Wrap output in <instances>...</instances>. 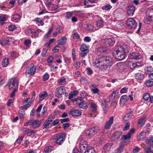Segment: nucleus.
<instances>
[{
	"label": "nucleus",
	"instance_id": "obj_1",
	"mask_svg": "<svg viewBox=\"0 0 153 153\" xmlns=\"http://www.w3.org/2000/svg\"><path fill=\"white\" fill-rule=\"evenodd\" d=\"M95 65L101 67L103 70H108L112 65V59L109 56H104L96 59L94 62Z\"/></svg>",
	"mask_w": 153,
	"mask_h": 153
},
{
	"label": "nucleus",
	"instance_id": "obj_2",
	"mask_svg": "<svg viewBox=\"0 0 153 153\" xmlns=\"http://www.w3.org/2000/svg\"><path fill=\"white\" fill-rule=\"evenodd\" d=\"M113 54L118 60H121L125 58V49L120 46H117L113 52Z\"/></svg>",
	"mask_w": 153,
	"mask_h": 153
},
{
	"label": "nucleus",
	"instance_id": "obj_3",
	"mask_svg": "<svg viewBox=\"0 0 153 153\" xmlns=\"http://www.w3.org/2000/svg\"><path fill=\"white\" fill-rule=\"evenodd\" d=\"M153 20V9H148L146 12V16L144 18V22L149 24Z\"/></svg>",
	"mask_w": 153,
	"mask_h": 153
},
{
	"label": "nucleus",
	"instance_id": "obj_4",
	"mask_svg": "<svg viewBox=\"0 0 153 153\" xmlns=\"http://www.w3.org/2000/svg\"><path fill=\"white\" fill-rule=\"evenodd\" d=\"M56 143L61 145L65 140V135L64 134H58L56 135Z\"/></svg>",
	"mask_w": 153,
	"mask_h": 153
},
{
	"label": "nucleus",
	"instance_id": "obj_5",
	"mask_svg": "<svg viewBox=\"0 0 153 153\" xmlns=\"http://www.w3.org/2000/svg\"><path fill=\"white\" fill-rule=\"evenodd\" d=\"M126 25L130 29H134L137 25L136 22L132 18L128 19L126 22Z\"/></svg>",
	"mask_w": 153,
	"mask_h": 153
},
{
	"label": "nucleus",
	"instance_id": "obj_6",
	"mask_svg": "<svg viewBox=\"0 0 153 153\" xmlns=\"http://www.w3.org/2000/svg\"><path fill=\"white\" fill-rule=\"evenodd\" d=\"M103 43L107 47L112 46L115 44V40L114 38L105 39L102 40Z\"/></svg>",
	"mask_w": 153,
	"mask_h": 153
},
{
	"label": "nucleus",
	"instance_id": "obj_7",
	"mask_svg": "<svg viewBox=\"0 0 153 153\" xmlns=\"http://www.w3.org/2000/svg\"><path fill=\"white\" fill-rule=\"evenodd\" d=\"M65 92L64 87L61 86L58 87L56 89V91L55 92V95L56 96L60 98L62 97V95L64 94Z\"/></svg>",
	"mask_w": 153,
	"mask_h": 153
},
{
	"label": "nucleus",
	"instance_id": "obj_8",
	"mask_svg": "<svg viewBox=\"0 0 153 153\" xmlns=\"http://www.w3.org/2000/svg\"><path fill=\"white\" fill-rule=\"evenodd\" d=\"M128 57L130 59L135 60L139 59L142 58V55L138 52H133L130 53Z\"/></svg>",
	"mask_w": 153,
	"mask_h": 153
},
{
	"label": "nucleus",
	"instance_id": "obj_9",
	"mask_svg": "<svg viewBox=\"0 0 153 153\" xmlns=\"http://www.w3.org/2000/svg\"><path fill=\"white\" fill-rule=\"evenodd\" d=\"M69 114L71 115L73 117H78L81 115V112L79 110L75 109L74 108H72Z\"/></svg>",
	"mask_w": 153,
	"mask_h": 153
},
{
	"label": "nucleus",
	"instance_id": "obj_10",
	"mask_svg": "<svg viewBox=\"0 0 153 153\" xmlns=\"http://www.w3.org/2000/svg\"><path fill=\"white\" fill-rule=\"evenodd\" d=\"M96 50L97 54L98 55H100L101 54L105 53L107 51L106 48L102 46H100L97 48L96 49Z\"/></svg>",
	"mask_w": 153,
	"mask_h": 153
},
{
	"label": "nucleus",
	"instance_id": "obj_11",
	"mask_svg": "<svg viewBox=\"0 0 153 153\" xmlns=\"http://www.w3.org/2000/svg\"><path fill=\"white\" fill-rule=\"evenodd\" d=\"M135 7L132 5H129L127 9V12L128 15L130 16H132L134 14L135 11Z\"/></svg>",
	"mask_w": 153,
	"mask_h": 153
},
{
	"label": "nucleus",
	"instance_id": "obj_12",
	"mask_svg": "<svg viewBox=\"0 0 153 153\" xmlns=\"http://www.w3.org/2000/svg\"><path fill=\"white\" fill-rule=\"evenodd\" d=\"M114 117L113 116L111 117L109 119V120L106 122L104 126L105 129L107 130L111 126V125L113 123Z\"/></svg>",
	"mask_w": 153,
	"mask_h": 153
},
{
	"label": "nucleus",
	"instance_id": "obj_13",
	"mask_svg": "<svg viewBox=\"0 0 153 153\" xmlns=\"http://www.w3.org/2000/svg\"><path fill=\"white\" fill-rule=\"evenodd\" d=\"M30 65L31 67H29L28 69L27 70L25 74H28L31 75H33L36 71V68L33 66V64H31Z\"/></svg>",
	"mask_w": 153,
	"mask_h": 153
},
{
	"label": "nucleus",
	"instance_id": "obj_14",
	"mask_svg": "<svg viewBox=\"0 0 153 153\" xmlns=\"http://www.w3.org/2000/svg\"><path fill=\"white\" fill-rule=\"evenodd\" d=\"M96 129L95 128H94L86 131V133L87 135L89 136L90 135H95L98 132V130H96Z\"/></svg>",
	"mask_w": 153,
	"mask_h": 153
},
{
	"label": "nucleus",
	"instance_id": "obj_15",
	"mask_svg": "<svg viewBox=\"0 0 153 153\" xmlns=\"http://www.w3.org/2000/svg\"><path fill=\"white\" fill-rule=\"evenodd\" d=\"M115 67L117 71H122L125 69V65L122 63H118L115 65Z\"/></svg>",
	"mask_w": 153,
	"mask_h": 153
},
{
	"label": "nucleus",
	"instance_id": "obj_16",
	"mask_svg": "<svg viewBox=\"0 0 153 153\" xmlns=\"http://www.w3.org/2000/svg\"><path fill=\"white\" fill-rule=\"evenodd\" d=\"M89 105L92 111L94 113L96 112L97 110L96 105L94 102H89Z\"/></svg>",
	"mask_w": 153,
	"mask_h": 153
},
{
	"label": "nucleus",
	"instance_id": "obj_17",
	"mask_svg": "<svg viewBox=\"0 0 153 153\" xmlns=\"http://www.w3.org/2000/svg\"><path fill=\"white\" fill-rule=\"evenodd\" d=\"M146 121V119L143 117L140 118L137 122V126L138 127H142L145 124Z\"/></svg>",
	"mask_w": 153,
	"mask_h": 153
},
{
	"label": "nucleus",
	"instance_id": "obj_18",
	"mask_svg": "<svg viewBox=\"0 0 153 153\" xmlns=\"http://www.w3.org/2000/svg\"><path fill=\"white\" fill-rule=\"evenodd\" d=\"M78 104V106L79 108L85 109L87 108V105L86 102L84 101H79L77 102Z\"/></svg>",
	"mask_w": 153,
	"mask_h": 153
},
{
	"label": "nucleus",
	"instance_id": "obj_19",
	"mask_svg": "<svg viewBox=\"0 0 153 153\" xmlns=\"http://www.w3.org/2000/svg\"><path fill=\"white\" fill-rule=\"evenodd\" d=\"M41 123V121L39 120H32V126L34 128H36L39 126Z\"/></svg>",
	"mask_w": 153,
	"mask_h": 153
},
{
	"label": "nucleus",
	"instance_id": "obj_20",
	"mask_svg": "<svg viewBox=\"0 0 153 153\" xmlns=\"http://www.w3.org/2000/svg\"><path fill=\"white\" fill-rule=\"evenodd\" d=\"M134 77L136 79L139 80L143 79L145 77L144 75L141 73H137L136 74Z\"/></svg>",
	"mask_w": 153,
	"mask_h": 153
},
{
	"label": "nucleus",
	"instance_id": "obj_21",
	"mask_svg": "<svg viewBox=\"0 0 153 153\" xmlns=\"http://www.w3.org/2000/svg\"><path fill=\"white\" fill-rule=\"evenodd\" d=\"M11 39L10 38L7 37L5 39L0 41V44L3 46L6 44H8L11 41Z\"/></svg>",
	"mask_w": 153,
	"mask_h": 153
},
{
	"label": "nucleus",
	"instance_id": "obj_22",
	"mask_svg": "<svg viewBox=\"0 0 153 153\" xmlns=\"http://www.w3.org/2000/svg\"><path fill=\"white\" fill-rule=\"evenodd\" d=\"M8 83H9L11 85H13L14 86L16 84V85L17 87H18L19 85L18 82L16 78H12L11 79L10 81Z\"/></svg>",
	"mask_w": 153,
	"mask_h": 153
},
{
	"label": "nucleus",
	"instance_id": "obj_23",
	"mask_svg": "<svg viewBox=\"0 0 153 153\" xmlns=\"http://www.w3.org/2000/svg\"><path fill=\"white\" fill-rule=\"evenodd\" d=\"M67 38L66 37H62L61 39L58 40L57 41L58 44L59 45H64L66 42Z\"/></svg>",
	"mask_w": 153,
	"mask_h": 153
},
{
	"label": "nucleus",
	"instance_id": "obj_24",
	"mask_svg": "<svg viewBox=\"0 0 153 153\" xmlns=\"http://www.w3.org/2000/svg\"><path fill=\"white\" fill-rule=\"evenodd\" d=\"M145 72L146 74H149L153 71V68L151 66H149L145 68Z\"/></svg>",
	"mask_w": 153,
	"mask_h": 153
},
{
	"label": "nucleus",
	"instance_id": "obj_25",
	"mask_svg": "<svg viewBox=\"0 0 153 153\" xmlns=\"http://www.w3.org/2000/svg\"><path fill=\"white\" fill-rule=\"evenodd\" d=\"M48 96V94L46 91H43L40 93L39 95L40 101H42L44 99L45 96Z\"/></svg>",
	"mask_w": 153,
	"mask_h": 153
},
{
	"label": "nucleus",
	"instance_id": "obj_26",
	"mask_svg": "<svg viewBox=\"0 0 153 153\" xmlns=\"http://www.w3.org/2000/svg\"><path fill=\"white\" fill-rule=\"evenodd\" d=\"M128 100V98L127 95L123 96L120 99V102L123 104H124Z\"/></svg>",
	"mask_w": 153,
	"mask_h": 153
},
{
	"label": "nucleus",
	"instance_id": "obj_27",
	"mask_svg": "<svg viewBox=\"0 0 153 153\" xmlns=\"http://www.w3.org/2000/svg\"><path fill=\"white\" fill-rule=\"evenodd\" d=\"M20 19V16L18 14L14 15L13 17L12 21L15 22H18Z\"/></svg>",
	"mask_w": 153,
	"mask_h": 153
},
{
	"label": "nucleus",
	"instance_id": "obj_28",
	"mask_svg": "<svg viewBox=\"0 0 153 153\" xmlns=\"http://www.w3.org/2000/svg\"><path fill=\"white\" fill-rule=\"evenodd\" d=\"M80 95L81 97L79 98L80 100V101H82L83 99L85 98L87 96V94L85 91H83L80 92Z\"/></svg>",
	"mask_w": 153,
	"mask_h": 153
},
{
	"label": "nucleus",
	"instance_id": "obj_29",
	"mask_svg": "<svg viewBox=\"0 0 153 153\" xmlns=\"http://www.w3.org/2000/svg\"><path fill=\"white\" fill-rule=\"evenodd\" d=\"M96 22L97 25V27H98L99 28H101L103 27L104 22L102 19H98L97 21Z\"/></svg>",
	"mask_w": 153,
	"mask_h": 153
},
{
	"label": "nucleus",
	"instance_id": "obj_30",
	"mask_svg": "<svg viewBox=\"0 0 153 153\" xmlns=\"http://www.w3.org/2000/svg\"><path fill=\"white\" fill-rule=\"evenodd\" d=\"M132 113V111H130L127 113L123 118V120L126 122L129 120L130 118L131 115Z\"/></svg>",
	"mask_w": 153,
	"mask_h": 153
},
{
	"label": "nucleus",
	"instance_id": "obj_31",
	"mask_svg": "<svg viewBox=\"0 0 153 153\" xmlns=\"http://www.w3.org/2000/svg\"><path fill=\"white\" fill-rule=\"evenodd\" d=\"M112 146V144L111 143L106 144L104 146L103 149L105 151H109Z\"/></svg>",
	"mask_w": 153,
	"mask_h": 153
},
{
	"label": "nucleus",
	"instance_id": "obj_32",
	"mask_svg": "<svg viewBox=\"0 0 153 153\" xmlns=\"http://www.w3.org/2000/svg\"><path fill=\"white\" fill-rule=\"evenodd\" d=\"M9 63V59L8 58H5L4 59L2 62V65L4 67H7Z\"/></svg>",
	"mask_w": 153,
	"mask_h": 153
},
{
	"label": "nucleus",
	"instance_id": "obj_33",
	"mask_svg": "<svg viewBox=\"0 0 153 153\" xmlns=\"http://www.w3.org/2000/svg\"><path fill=\"white\" fill-rule=\"evenodd\" d=\"M131 134H130L129 133H128L127 134L123 136L121 139L122 140H129L131 137Z\"/></svg>",
	"mask_w": 153,
	"mask_h": 153
},
{
	"label": "nucleus",
	"instance_id": "obj_34",
	"mask_svg": "<svg viewBox=\"0 0 153 153\" xmlns=\"http://www.w3.org/2000/svg\"><path fill=\"white\" fill-rule=\"evenodd\" d=\"M7 16L6 15L2 14L0 16V22L3 23L6 21Z\"/></svg>",
	"mask_w": 153,
	"mask_h": 153
},
{
	"label": "nucleus",
	"instance_id": "obj_35",
	"mask_svg": "<svg viewBox=\"0 0 153 153\" xmlns=\"http://www.w3.org/2000/svg\"><path fill=\"white\" fill-rule=\"evenodd\" d=\"M122 132L121 130L117 131L114 132L113 134V136H114L116 138H118L120 137V136L122 134Z\"/></svg>",
	"mask_w": 153,
	"mask_h": 153
},
{
	"label": "nucleus",
	"instance_id": "obj_36",
	"mask_svg": "<svg viewBox=\"0 0 153 153\" xmlns=\"http://www.w3.org/2000/svg\"><path fill=\"white\" fill-rule=\"evenodd\" d=\"M79 146L80 150L82 153H85L86 150H87V148L88 147L87 146V145Z\"/></svg>",
	"mask_w": 153,
	"mask_h": 153
},
{
	"label": "nucleus",
	"instance_id": "obj_37",
	"mask_svg": "<svg viewBox=\"0 0 153 153\" xmlns=\"http://www.w3.org/2000/svg\"><path fill=\"white\" fill-rule=\"evenodd\" d=\"M118 93V92L117 91H113L112 93L111 94L110 96V98L111 100L114 99L116 96H117Z\"/></svg>",
	"mask_w": 153,
	"mask_h": 153
},
{
	"label": "nucleus",
	"instance_id": "obj_38",
	"mask_svg": "<svg viewBox=\"0 0 153 153\" xmlns=\"http://www.w3.org/2000/svg\"><path fill=\"white\" fill-rule=\"evenodd\" d=\"M53 148V146H48L44 149V152L45 153H49L52 151Z\"/></svg>",
	"mask_w": 153,
	"mask_h": 153
},
{
	"label": "nucleus",
	"instance_id": "obj_39",
	"mask_svg": "<svg viewBox=\"0 0 153 153\" xmlns=\"http://www.w3.org/2000/svg\"><path fill=\"white\" fill-rule=\"evenodd\" d=\"M25 132L28 136H30L33 133H35V131H32L29 129H26V130H25Z\"/></svg>",
	"mask_w": 153,
	"mask_h": 153
},
{
	"label": "nucleus",
	"instance_id": "obj_40",
	"mask_svg": "<svg viewBox=\"0 0 153 153\" xmlns=\"http://www.w3.org/2000/svg\"><path fill=\"white\" fill-rule=\"evenodd\" d=\"M32 103V102L30 101L28 102L27 104L21 106L20 107V108L21 110H24L25 109H26L27 108H29L30 105Z\"/></svg>",
	"mask_w": 153,
	"mask_h": 153
},
{
	"label": "nucleus",
	"instance_id": "obj_41",
	"mask_svg": "<svg viewBox=\"0 0 153 153\" xmlns=\"http://www.w3.org/2000/svg\"><path fill=\"white\" fill-rule=\"evenodd\" d=\"M33 30L29 29L26 31L25 33L28 36L33 37Z\"/></svg>",
	"mask_w": 153,
	"mask_h": 153
},
{
	"label": "nucleus",
	"instance_id": "obj_42",
	"mask_svg": "<svg viewBox=\"0 0 153 153\" xmlns=\"http://www.w3.org/2000/svg\"><path fill=\"white\" fill-rule=\"evenodd\" d=\"M85 153H95V150L92 147L89 146Z\"/></svg>",
	"mask_w": 153,
	"mask_h": 153
},
{
	"label": "nucleus",
	"instance_id": "obj_43",
	"mask_svg": "<svg viewBox=\"0 0 153 153\" xmlns=\"http://www.w3.org/2000/svg\"><path fill=\"white\" fill-rule=\"evenodd\" d=\"M89 47L88 46H86V45L83 44L81 45L80 48V51H85L86 50H89Z\"/></svg>",
	"mask_w": 153,
	"mask_h": 153
},
{
	"label": "nucleus",
	"instance_id": "obj_44",
	"mask_svg": "<svg viewBox=\"0 0 153 153\" xmlns=\"http://www.w3.org/2000/svg\"><path fill=\"white\" fill-rule=\"evenodd\" d=\"M53 30V27H52L49 30V31L48 32V33L45 35V36L44 37V39H46L48 38L49 36L52 32Z\"/></svg>",
	"mask_w": 153,
	"mask_h": 153
},
{
	"label": "nucleus",
	"instance_id": "obj_45",
	"mask_svg": "<svg viewBox=\"0 0 153 153\" xmlns=\"http://www.w3.org/2000/svg\"><path fill=\"white\" fill-rule=\"evenodd\" d=\"M128 65L131 68H133L137 67V65L135 64V62L129 61L128 62Z\"/></svg>",
	"mask_w": 153,
	"mask_h": 153
},
{
	"label": "nucleus",
	"instance_id": "obj_46",
	"mask_svg": "<svg viewBox=\"0 0 153 153\" xmlns=\"http://www.w3.org/2000/svg\"><path fill=\"white\" fill-rule=\"evenodd\" d=\"M59 7V6L58 5L52 4V5H50V6L49 8L50 10H53L57 9Z\"/></svg>",
	"mask_w": 153,
	"mask_h": 153
},
{
	"label": "nucleus",
	"instance_id": "obj_47",
	"mask_svg": "<svg viewBox=\"0 0 153 153\" xmlns=\"http://www.w3.org/2000/svg\"><path fill=\"white\" fill-rule=\"evenodd\" d=\"M150 94L146 93L144 94L143 95V99L146 101H147L150 98Z\"/></svg>",
	"mask_w": 153,
	"mask_h": 153
},
{
	"label": "nucleus",
	"instance_id": "obj_48",
	"mask_svg": "<svg viewBox=\"0 0 153 153\" xmlns=\"http://www.w3.org/2000/svg\"><path fill=\"white\" fill-rule=\"evenodd\" d=\"M85 28L89 31L92 30L94 29L93 26L90 24H86L85 25Z\"/></svg>",
	"mask_w": 153,
	"mask_h": 153
},
{
	"label": "nucleus",
	"instance_id": "obj_49",
	"mask_svg": "<svg viewBox=\"0 0 153 153\" xmlns=\"http://www.w3.org/2000/svg\"><path fill=\"white\" fill-rule=\"evenodd\" d=\"M144 151L145 153H153L151 147H146L144 149Z\"/></svg>",
	"mask_w": 153,
	"mask_h": 153
},
{
	"label": "nucleus",
	"instance_id": "obj_50",
	"mask_svg": "<svg viewBox=\"0 0 153 153\" xmlns=\"http://www.w3.org/2000/svg\"><path fill=\"white\" fill-rule=\"evenodd\" d=\"M146 136V132L144 131H142L139 135L140 137L139 140H141L143 139Z\"/></svg>",
	"mask_w": 153,
	"mask_h": 153
},
{
	"label": "nucleus",
	"instance_id": "obj_51",
	"mask_svg": "<svg viewBox=\"0 0 153 153\" xmlns=\"http://www.w3.org/2000/svg\"><path fill=\"white\" fill-rule=\"evenodd\" d=\"M81 53L80 55L81 57H84L86 56L88 53L89 50H86L85 51H80Z\"/></svg>",
	"mask_w": 153,
	"mask_h": 153
},
{
	"label": "nucleus",
	"instance_id": "obj_52",
	"mask_svg": "<svg viewBox=\"0 0 153 153\" xmlns=\"http://www.w3.org/2000/svg\"><path fill=\"white\" fill-rule=\"evenodd\" d=\"M65 17L66 19H69L73 16V14L71 12H67L65 13Z\"/></svg>",
	"mask_w": 153,
	"mask_h": 153
},
{
	"label": "nucleus",
	"instance_id": "obj_53",
	"mask_svg": "<svg viewBox=\"0 0 153 153\" xmlns=\"http://www.w3.org/2000/svg\"><path fill=\"white\" fill-rule=\"evenodd\" d=\"M146 85L148 87H151L153 85V81L150 80H147L146 82Z\"/></svg>",
	"mask_w": 153,
	"mask_h": 153
},
{
	"label": "nucleus",
	"instance_id": "obj_54",
	"mask_svg": "<svg viewBox=\"0 0 153 153\" xmlns=\"http://www.w3.org/2000/svg\"><path fill=\"white\" fill-rule=\"evenodd\" d=\"M63 28L62 27L59 26L56 29V30L58 33H61L63 32Z\"/></svg>",
	"mask_w": 153,
	"mask_h": 153
},
{
	"label": "nucleus",
	"instance_id": "obj_55",
	"mask_svg": "<svg viewBox=\"0 0 153 153\" xmlns=\"http://www.w3.org/2000/svg\"><path fill=\"white\" fill-rule=\"evenodd\" d=\"M58 82L61 85L64 84L66 82L65 79L64 78H62L58 80Z\"/></svg>",
	"mask_w": 153,
	"mask_h": 153
},
{
	"label": "nucleus",
	"instance_id": "obj_56",
	"mask_svg": "<svg viewBox=\"0 0 153 153\" xmlns=\"http://www.w3.org/2000/svg\"><path fill=\"white\" fill-rule=\"evenodd\" d=\"M112 7L111 5H108L102 7V8L103 10H109L112 8Z\"/></svg>",
	"mask_w": 153,
	"mask_h": 153
},
{
	"label": "nucleus",
	"instance_id": "obj_57",
	"mask_svg": "<svg viewBox=\"0 0 153 153\" xmlns=\"http://www.w3.org/2000/svg\"><path fill=\"white\" fill-rule=\"evenodd\" d=\"M146 143L150 145L153 144V137H151L149 139L146 140Z\"/></svg>",
	"mask_w": 153,
	"mask_h": 153
},
{
	"label": "nucleus",
	"instance_id": "obj_58",
	"mask_svg": "<svg viewBox=\"0 0 153 153\" xmlns=\"http://www.w3.org/2000/svg\"><path fill=\"white\" fill-rule=\"evenodd\" d=\"M16 28V25H11L8 27V29L10 31H13Z\"/></svg>",
	"mask_w": 153,
	"mask_h": 153
},
{
	"label": "nucleus",
	"instance_id": "obj_59",
	"mask_svg": "<svg viewBox=\"0 0 153 153\" xmlns=\"http://www.w3.org/2000/svg\"><path fill=\"white\" fill-rule=\"evenodd\" d=\"M130 125V123L129 122H127L125 124V127L123 128V130L125 131L129 129Z\"/></svg>",
	"mask_w": 153,
	"mask_h": 153
},
{
	"label": "nucleus",
	"instance_id": "obj_60",
	"mask_svg": "<svg viewBox=\"0 0 153 153\" xmlns=\"http://www.w3.org/2000/svg\"><path fill=\"white\" fill-rule=\"evenodd\" d=\"M86 146L87 145L86 141L83 140L82 139L80 140L79 143V146Z\"/></svg>",
	"mask_w": 153,
	"mask_h": 153
},
{
	"label": "nucleus",
	"instance_id": "obj_61",
	"mask_svg": "<svg viewBox=\"0 0 153 153\" xmlns=\"http://www.w3.org/2000/svg\"><path fill=\"white\" fill-rule=\"evenodd\" d=\"M140 150V148L137 146L135 147L132 151L133 153H137Z\"/></svg>",
	"mask_w": 153,
	"mask_h": 153
},
{
	"label": "nucleus",
	"instance_id": "obj_62",
	"mask_svg": "<svg viewBox=\"0 0 153 153\" xmlns=\"http://www.w3.org/2000/svg\"><path fill=\"white\" fill-rule=\"evenodd\" d=\"M54 0H48L46 2V5L47 7H49L50 6V5H52V1H53Z\"/></svg>",
	"mask_w": 153,
	"mask_h": 153
},
{
	"label": "nucleus",
	"instance_id": "obj_63",
	"mask_svg": "<svg viewBox=\"0 0 153 153\" xmlns=\"http://www.w3.org/2000/svg\"><path fill=\"white\" fill-rule=\"evenodd\" d=\"M24 137L23 136L19 137V138L16 140V142L18 143H20L23 140L24 138Z\"/></svg>",
	"mask_w": 153,
	"mask_h": 153
},
{
	"label": "nucleus",
	"instance_id": "obj_64",
	"mask_svg": "<svg viewBox=\"0 0 153 153\" xmlns=\"http://www.w3.org/2000/svg\"><path fill=\"white\" fill-rule=\"evenodd\" d=\"M123 149L122 147L121 146L118 147L117 149L115 150V153H120L123 151Z\"/></svg>",
	"mask_w": 153,
	"mask_h": 153
}]
</instances>
